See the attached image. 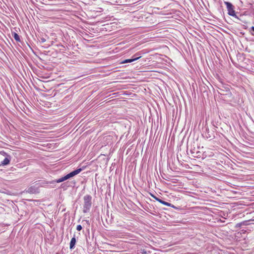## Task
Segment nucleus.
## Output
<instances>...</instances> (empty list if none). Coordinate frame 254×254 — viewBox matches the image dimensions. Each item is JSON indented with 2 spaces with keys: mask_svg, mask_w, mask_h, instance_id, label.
<instances>
[{
  "mask_svg": "<svg viewBox=\"0 0 254 254\" xmlns=\"http://www.w3.org/2000/svg\"><path fill=\"white\" fill-rule=\"evenodd\" d=\"M139 56H140V55L138 53H137L135 55H134L133 57L134 58H137Z\"/></svg>",
  "mask_w": 254,
  "mask_h": 254,
  "instance_id": "obj_10",
  "label": "nucleus"
},
{
  "mask_svg": "<svg viewBox=\"0 0 254 254\" xmlns=\"http://www.w3.org/2000/svg\"><path fill=\"white\" fill-rule=\"evenodd\" d=\"M157 201H159L160 203H161V204H164L166 206H171V204L169 203V202H166L165 201H163L160 199H157Z\"/></svg>",
  "mask_w": 254,
  "mask_h": 254,
  "instance_id": "obj_7",
  "label": "nucleus"
},
{
  "mask_svg": "<svg viewBox=\"0 0 254 254\" xmlns=\"http://www.w3.org/2000/svg\"><path fill=\"white\" fill-rule=\"evenodd\" d=\"M252 30L254 32V26L252 27Z\"/></svg>",
  "mask_w": 254,
  "mask_h": 254,
  "instance_id": "obj_13",
  "label": "nucleus"
},
{
  "mask_svg": "<svg viewBox=\"0 0 254 254\" xmlns=\"http://www.w3.org/2000/svg\"><path fill=\"white\" fill-rule=\"evenodd\" d=\"M224 3L226 5L227 9L228 11V14L232 16H236L235 11L234 10V6L233 5L228 1H225Z\"/></svg>",
  "mask_w": 254,
  "mask_h": 254,
  "instance_id": "obj_4",
  "label": "nucleus"
},
{
  "mask_svg": "<svg viewBox=\"0 0 254 254\" xmlns=\"http://www.w3.org/2000/svg\"><path fill=\"white\" fill-rule=\"evenodd\" d=\"M152 196L153 197V198H154L156 200L157 199H159L158 198H157V197L155 196H153L152 195Z\"/></svg>",
  "mask_w": 254,
  "mask_h": 254,
  "instance_id": "obj_12",
  "label": "nucleus"
},
{
  "mask_svg": "<svg viewBox=\"0 0 254 254\" xmlns=\"http://www.w3.org/2000/svg\"><path fill=\"white\" fill-rule=\"evenodd\" d=\"M91 196L89 195H86L84 196V205L83 208V212L87 213L89 211L91 206Z\"/></svg>",
  "mask_w": 254,
  "mask_h": 254,
  "instance_id": "obj_2",
  "label": "nucleus"
},
{
  "mask_svg": "<svg viewBox=\"0 0 254 254\" xmlns=\"http://www.w3.org/2000/svg\"><path fill=\"white\" fill-rule=\"evenodd\" d=\"M11 159V156L4 151L0 152V166L8 165Z\"/></svg>",
  "mask_w": 254,
  "mask_h": 254,
  "instance_id": "obj_1",
  "label": "nucleus"
},
{
  "mask_svg": "<svg viewBox=\"0 0 254 254\" xmlns=\"http://www.w3.org/2000/svg\"><path fill=\"white\" fill-rule=\"evenodd\" d=\"M81 171H82V169L81 168L77 169L76 170H74V171L70 172V173L67 174L66 176L58 179L56 181V182L57 183H61V182H64V181L78 174Z\"/></svg>",
  "mask_w": 254,
  "mask_h": 254,
  "instance_id": "obj_3",
  "label": "nucleus"
},
{
  "mask_svg": "<svg viewBox=\"0 0 254 254\" xmlns=\"http://www.w3.org/2000/svg\"><path fill=\"white\" fill-rule=\"evenodd\" d=\"M76 243V239L75 237L72 238L70 242L69 247L70 249H73Z\"/></svg>",
  "mask_w": 254,
  "mask_h": 254,
  "instance_id": "obj_6",
  "label": "nucleus"
},
{
  "mask_svg": "<svg viewBox=\"0 0 254 254\" xmlns=\"http://www.w3.org/2000/svg\"><path fill=\"white\" fill-rule=\"evenodd\" d=\"M140 58H141V56H139L137 58H134L133 59H131L125 60L124 61H123L122 62V64H125V63H131V62H132L133 61H135L139 59Z\"/></svg>",
  "mask_w": 254,
  "mask_h": 254,
  "instance_id": "obj_5",
  "label": "nucleus"
},
{
  "mask_svg": "<svg viewBox=\"0 0 254 254\" xmlns=\"http://www.w3.org/2000/svg\"><path fill=\"white\" fill-rule=\"evenodd\" d=\"M41 41L42 43H44L46 41V40L44 38H41Z\"/></svg>",
  "mask_w": 254,
  "mask_h": 254,
  "instance_id": "obj_11",
  "label": "nucleus"
},
{
  "mask_svg": "<svg viewBox=\"0 0 254 254\" xmlns=\"http://www.w3.org/2000/svg\"><path fill=\"white\" fill-rule=\"evenodd\" d=\"M82 226L80 225H78L76 227V230L79 231H80L82 229Z\"/></svg>",
  "mask_w": 254,
  "mask_h": 254,
  "instance_id": "obj_9",
  "label": "nucleus"
},
{
  "mask_svg": "<svg viewBox=\"0 0 254 254\" xmlns=\"http://www.w3.org/2000/svg\"><path fill=\"white\" fill-rule=\"evenodd\" d=\"M14 38L17 41H20V37H19V35L17 34H16V33H14Z\"/></svg>",
  "mask_w": 254,
  "mask_h": 254,
  "instance_id": "obj_8",
  "label": "nucleus"
}]
</instances>
